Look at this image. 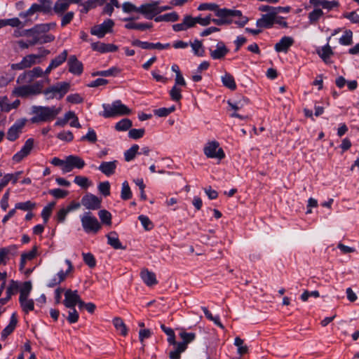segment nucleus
<instances>
[{"instance_id": "nucleus-1", "label": "nucleus", "mask_w": 359, "mask_h": 359, "mask_svg": "<svg viewBox=\"0 0 359 359\" xmlns=\"http://www.w3.org/2000/svg\"><path fill=\"white\" fill-rule=\"evenodd\" d=\"M215 15L217 18L212 19V22L217 26L229 25L234 22L238 26L243 27L248 22V18L243 16L241 11L238 10L220 8L218 6Z\"/></svg>"}, {"instance_id": "nucleus-2", "label": "nucleus", "mask_w": 359, "mask_h": 359, "mask_svg": "<svg viewBox=\"0 0 359 359\" xmlns=\"http://www.w3.org/2000/svg\"><path fill=\"white\" fill-rule=\"evenodd\" d=\"M61 110V107L55 106H32L31 111L32 116L30 121L32 123L50 122L57 117Z\"/></svg>"}, {"instance_id": "nucleus-3", "label": "nucleus", "mask_w": 359, "mask_h": 359, "mask_svg": "<svg viewBox=\"0 0 359 359\" xmlns=\"http://www.w3.org/2000/svg\"><path fill=\"white\" fill-rule=\"evenodd\" d=\"M102 107L104 110L100 112L99 114L105 118L128 115L131 113V109L119 100L114 101L111 104L104 103Z\"/></svg>"}, {"instance_id": "nucleus-4", "label": "nucleus", "mask_w": 359, "mask_h": 359, "mask_svg": "<svg viewBox=\"0 0 359 359\" xmlns=\"http://www.w3.org/2000/svg\"><path fill=\"white\" fill-rule=\"evenodd\" d=\"M83 231L86 233L96 234L102 228L98 219L90 212H86L80 216Z\"/></svg>"}, {"instance_id": "nucleus-5", "label": "nucleus", "mask_w": 359, "mask_h": 359, "mask_svg": "<svg viewBox=\"0 0 359 359\" xmlns=\"http://www.w3.org/2000/svg\"><path fill=\"white\" fill-rule=\"evenodd\" d=\"M69 88V83L61 82L46 88L43 93L48 100L53 98L60 100L68 92Z\"/></svg>"}, {"instance_id": "nucleus-6", "label": "nucleus", "mask_w": 359, "mask_h": 359, "mask_svg": "<svg viewBox=\"0 0 359 359\" xmlns=\"http://www.w3.org/2000/svg\"><path fill=\"white\" fill-rule=\"evenodd\" d=\"M41 62V55L37 54H29L25 56L20 62L14 63L11 65L13 70H22L29 68L34 65Z\"/></svg>"}, {"instance_id": "nucleus-7", "label": "nucleus", "mask_w": 359, "mask_h": 359, "mask_svg": "<svg viewBox=\"0 0 359 359\" xmlns=\"http://www.w3.org/2000/svg\"><path fill=\"white\" fill-rule=\"evenodd\" d=\"M203 152L208 158L221 160L225 157L223 149L219 147V144L217 141L208 142L203 148Z\"/></svg>"}, {"instance_id": "nucleus-8", "label": "nucleus", "mask_w": 359, "mask_h": 359, "mask_svg": "<svg viewBox=\"0 0 359 359\" xmlns=\"http://www.w3.org/2000/svg\"><path fill=\"white\" fill-rule=\"evenodd\" d=\"M159 1H150L148 3L142 4L140 6V13L147 19L151 20L158 15Z\"/></svg>"}, {"instance_id": "nucleus-9", "label": "nucleus", "mask_w": 359, "mask_h": 359, "mask_svg": "<svg viewBox=\"0 0 359 359\" xmlns=\"http://www.w3.org/2000/svg\"><path fill=\"white\" fill-rule=\"evenodd\" d=\"M39 13L41 12L36 7V3H34L27 11L20 12L19 18L22 20L25 26H28L38 19Z\"/></svg>"}, {"instance_id": "nucleus-10", "label": "nucleus", "mask_w": 359, "mask_h": 359, "mask_svg": "<svg viewBox=\"0 0 359 359\" xmlns=\"http://www.w3.org/2000/svg\"><path fill=\"white\" fill-rule=\"evenodd\" d=\"M114 25V21L111 19H107L102 24L93 27L90 30V34L97 36L98 38H102L107 33L112 32Z\"/></svg>"}, {"instance_id": "nucleus-11", "label": "nucleus", "mask_w": 359, "mask_h": 359, "mask_svg": "<svg viewBox=\"0 0 359 359\" xmlns=\"http://www.w3.org/2000/svg\"><path fill=\"white\" fill-rule=\"evenodd\" d=\"M85 161L78 156L70 155L66 158L65 166L62 167L63 172H71L74 168L81 169L85 165Z\"/></svg>"}, {"instance_id": "nucleus-12", "label": "nucleus", "mask_w": 359, "mask_h": 359, "mask_svg": "<svg viewBox=\"0 0 359 359\" xmlns=\"http://www.w3.org/2000/svg\"><path fill=\"white\" fill-rule=\"evenodd\" d=\"M25 123L26 119L25 118L17 120L14 124L8 130L7 139L11 142L16 140L19 137L20 134L22 133V128L25 127Z\"/></svg>"}, {"instance_id": "nucleus-13", "label": "nucleus", "mask_w": 359, "mask_h": 359, "mask_svg": "<svg viewBox=\"0 0 359 359\" xmlns=\"http://www.w3.org/2000/svg\"><path fill=\"white\" fill-rule=\"evenodd\" d=\"M81 205L88 210H97L100 208L101 199L92 194H88L82 197Z\"/></svg>"}, {"instance_id": "nucleus-14", "label": "nucleus", "mask_w": 359, "mask_h": 359, "mask_svg": "<svg viewBox=\"0 0 359 359\" xmlns=\"http://www.w3.org/2000/svg\"><path fill=\"white\" fill-rule=\"evenodd\" d=\"M43 75V69L40 67H34L32 70H29L19 75L17 79V83H23L26 79L30 82L36 78L41 77Z\"/></svg>"}, {"instance_id": "nucleus-15", "label": "nucleus", "mask_w": 359, "mask_h": 359, "mask_svg": "<svg viewBox=\"0 0 359 359\" xmlns=\"http://www.w3.org/2000/svg\"><path fill=\"white\" fill-rule=\"evenodd\" d=\"M66 264L68 265V269L64 272L62 270L59 271L52 279H50L47 283L48 287H53L59 285L61 282L65 280L67 275L72 271L73 266L69 259L65 260Z\"/></svg>"}, {"instance_id": "nucleus-16", "label": "nucleus", "mask_w": 359, "mask_h": 359, "mask_svg": "<svg viewBox=\"0 0 359 359\" xmlns=\"http://www.w3.org/2000/svg\"><path fill=\"white\" fill-rule=\"evenodd\" d=\"M67 65L69 67V72L74 75H81L83 71V65L81 62H80L76 55H70L68 61Z\"/></svg>"}, {"instance_id": "nucleus-17", "label": "nucleus", "mask_w": 359, "mask_h": 359, "mask_svg": "<svg viewBox=\"0 0 359 359\" xmlns=\"http://www.w3.org/2000/svg\"><path fill=\"white\" fill-rule=\"evenodd\" d=\"M79 297L80 296L77 290H67L65 293L63 304L67 308H75V306L79 301Z\"/></svg>"}, {"instance_id": "nucleus-18", "label": "nucleus", "mask_w": 359, "mask_h": 359, "mask_svg": "<svg viewBox=\"0 0 359 359\" xmlns=\"http://www.w3.org/2000/svg\"><path fill=\"white\" fill-rule=\"evenodd\" d=\"M55 22L38 24L34 26L32 28L27 29V32H29L30 35L36 34L40 36L41 34H46L50 29H55Z\"/></svg>"}, {"instance_id": "nucleus-19", "label": "nucleus", "mask_w": 359, "mask_h": 359, "mask_svg": "<svg viewBox=\"0 0 359 359\" xmlns=\"http://www.w3.org/2000/svg\"><path fill=\"white\" fill-rule=\"evenodd\" d=\"M133 46H139L143 49H165L170 47V43L162 44L161 43H149L147 41H142L138 39L134 40L132 42Z\"/></svg>"}, {"instance_id": "nucleus-20", "label": "nucleus", "mask_w": 359, "mask_h": 359, "mask_svg": "<svg viewBox=\"0 0 359 359\" xmlns=\"http://www.w3.org/2000/svg\"><path fill=\"white\" fill-rule=\"evenodd\" d=\"M294 42L293 38L285 36L275 44L274 49L278 53H287L290 47L293 45Z\"/></svg>"}, {"instance_id": "nucleus-21", "label": "nucleus", "mask_w": 359, "mask_h": 359, "mask_svg": "<svg viewBox=\"0 0 359 359\" xmlns=\"http://www.w3.org/2000/svg\"><path fill=\"white\" fill-rule=\"evenodd\" d=\"M229 53L225 44L220 41L217 43L215 50L210 49V55L213 60H221Z\"/></svg>"}, {"instance_id": "nucleus-22", "label": "nucleus", "mask_w": 359, "mask_h": 359, "mask_svg": "<svg viewBox=\"0 0 359 359\" xmlns=\"http://www.w3.org/2000/svg\"><path fill=\"white\" fill-rule=\"evenodd\" d=\"M118 161H103L98 167V170L106 176H111L115 173L117 167Z\"/></svg>"}, {"instance_id": "nucleus-23", "label": "nucleus", "mask_w": 359, "mask_h": 359, "mask_svg": "<svg viewBox=\"0 0 359 359\" xmlns=\"http://www.w3.org/2000/svg\"><path fill=\"white\" fill-rule=\"evenodd\" d=\"M140 277L147 286H152L157 284L156 275L154 272L147 269H143L140 272Z\"/></svg>"}, {"instance_id": "nucleus-24", "label": "nucleus", "mask_w": 359, "mask_h": 359, "mask_svg": "<svg viewBox=\"0 0 359 359\" xmlns=\"http://www.w3.org/2000/svg\"><path fill=\"white\" fill-rule=\"evenodd\" d=\"M135 18H127L123 19L124 21L128 22L125 25V27L128 29H138V30H144L146 29H149L152 27V24L151 23H135L133 22V20H135Z\"/></svg>"}, {"instance_id": "nucleus-25", "label": "nucleus", "mask_w": 359, "mask_h": 359, "mask_svg": "<svg viewBox=\"0 0 359 359\" xmlns=\"http://www.w3.org/2000/svg\"><path fill=\"white\" fill-rule=\"evenodd\" d=\"M275 18L273 15H262V18L258 19L256 25L260 28H271L275 23Z\"/></svg>"}, {"instance_id": "nucleus-26", "label": "nucleus", "mask_w": 359, "mask_h": 359, "mask_svg": "<svg viewBox=\"0 0 359 359\" xmlns=\"http://www.w3.org/2000/svg\"><path fill=\"white\" fill-rule=\"evenodd\" d=\"M6 26L22 28L25 27V25H24V22L22 21V20H20V18H13L10 19L0 20V28L4 27Z\"/></svg>"}, {"instance_id": "nucleus-27", "label": "nucleus", "mask_w": 359, "mask_h": 359, "mask_svg": "<svg viewBox=\"0 0 359 359\" xmlns=\"http://www.w3.org/2000/svg\"><path fill=\"white\" fill-rule=\"evenodd\" d=\"M317 53L325 63L329 64L331 62L330 57L333 55L334 53L328 43L318 50Z\"/></svg>"}, {"instance_id": "nucleus-28", "label": "nucleus", "mask_w": 359, "mask_h": 359, "mask_svg": "<svg viewBox=\"0 0 359 359\" xmlns=\"http://www.w3.org/2000/svg\"><path fill=\"white\" fill-rule=\"evenodd\" d=\"M18 288V283L12 280L9 286L6 289V297L0 299V304L2 305L6 304L11 299L12 295L16 293Z\"/></svg>"}, {"instance_id": "nucleus-29", "label": "nucleus", "mask_w": 359, "mask_h": 359, "mask_svg": "<svg viewBox=\"0 0 359 359\" xmlns=\"http://www.w3.org/2000/svg\"><path fill=\"white\" fill-rule=\"evenodd\" d=\"M69 6L68 0H57L53 9L57 15H62L69 9Z\"/></svg>"}, {"instance_id": "nucleus-30", "label": "nucleus", "mask_w": 359, "mask_h": 359, "mask_svg": "<svg viewBox=\"0 0 359 359\" xmlns=\"http://www.w3.org/2000/svg\"><path fill=\"white\" fill-rule=\"evenodd\" d=\"M18 320L15 313H13L9 324L1 332V339H5L9 334H11L15 328Z\"/></svg>"}, {"instance_id": "nucleus-31", "label": "nucleus", "mask_w": 359, "mask_h": 359, "mask_svg": "<svg viewBox=\"0 0 359 359\" xmlns=\"http://www.w3.org/2000/svg\"><path fill=\"white\" fill-rule=\"evenodd\" d=\"M107 243L114 249H125L120 242L118 235L115 231H111L107 235Z\"/></svg>"}, {"instance_id": "nucleus-32", "label": "nucleus", "mask_w": 359, "mask_h": 359, "mask_svg": "<svg viewBox=\"0 0 359 359\" xmlns=\"http://www.w3.org/2000/svg\"><path fill=\"white\" fill-rule=\"evenodd\" d=\"M180 16L176 12H172L169 13H165L164 15L156 16L154 18V21L156 22H176L179 20Z\"/></svg>"}, {"instance_id": "nucleus-33", "label": "nucleus", "mask_w": 359, "mask_h": 359, "mask_svg": "<svg viewBox=\"0 0 359 359\" xmlns=\"http://www.w3.org/2000/svg\"><path fill=\"white\" fill-rule=\"evenodd\" d=\"M39 4H36V7L41 13L47 14L53 10L52 0H37Z\"/></svg>"}, {"instance_id": "nucleus-34", "label": "nucleus", "mask_w": 359, "mask_h": 359, "mask_svg": "<svg viewBox=\"0 0 359 359\" xmlns=\"http://www.w3.org/2000/svg\"><path fill=\"white\" fill-rule=\"evenodd\" d=\"M19 302L22 311L28 313L32 311L34 309V302L32 299L26 298H19Z\"/></svg>"}, {"instance_id": "nucleus-35", "label": "nucleus", "mask_w": 359, "mask_h": 359, "mask_svg": "<svg viewBox=\"0 0 359 359\" xmlns=\"http://www.w3.org/2000/svg\"><path fill=\"white\" fill-rule=\"evenodd\" d=\"M223 85L230 90H235L236 84L233 76L229 73H225L221 78Z\"/></svg>"}, {"instance_id": "nucleus-36", "label": "nucleus", "mask_w": 359, "mask_h": 359, "mask_svg": "<svg viewBox=\"0 0 359 359\" xmlns=\"http://www.w3.org/2000/svg\"><path fill=\"white\" fill-rule=\"evenodd\" d=\"M113 325H114L116 330L118 331L121 335L126 336L128 334V328L121 318H114L113 319Z\"/></svg>"}, {"instance_id": "nucleus-37", "label": "nucleus", "mask_w": 359, "mask_h": 359, "mask_svg": "<svg viewBox=\"0 0 359 359\" xmlns=\"http://www.w3.org/2000/svg\"><path fill=\"white\" fill-rule=\"evenodd\" d=\"M13 95L17 97H26L29 95L30 91L28 85L20 86L15 87L12 92Z\"/></svg>"}, {"instance_id": "nucleus-38", "label": "nucleus", "mask_w": 359, "mask_h": 359, "mask_svg": "<svg viewBox=\"0 0 359 359\" xmlns=\"http://www.w3.org/2000/svg\"><path fill=\"white\" fill-rule=\"evenodd\" d=\"M179 336L182 339V341L177 342V344H184L185 349L187 348V344L196 339V334L194 332H187L185 331H182L180 332Z\"/></svg>"}, {"instance_id": "nucleus-39", "label": "nucleus", "mask_w": 359, "mask_h": 359, "mask_svg": "<svg viewBox=\"0 0 359 359\" xmlns=\"http://www.w3.org/2000/svg\"><path fill=\"white\" fill-rule=\"evenodd\" d=\"M172 345L175 346V348L170 352V359H180L181 353L186 350L185 346L184 344H177V342Z\"/></svg>"}, {"instance_id": "nucleus-40", "label": "nucleus", "mask_w": 359, "mask_h": 359, "mask_svg": "<svg viewBox=\"0 0 359 359\" xmlns=\"http://www.w3.org/2000/svg\"><path fill=\"white\" fill-rule=\"evenodd\" d=\"M133 126L132 121L128 118H123L116 123L115 129L117 131H126Z\"/></svg>"}, {"instance_id": "nucleus-41", "label": "nucleus", "mask_w": 359, "mask_h": 359, "mask_svg": "<svg viewBox=\"0 0 359 359\" xmlns=\"http://www.w3.org/2000/svg\"><path fill=\"white\" fill-rule=\"evenodd\" d=\"M68 52L67 50H64L60 54L56 56L54 59L50 61L52 65L55 68L60 66L67 58Z\"/></svg>"}, {"instance_id": "nucleus-42", "label": "nucleus", "mask_w": 359, "mask_h": 359, "mask_svg": "<svg viewBox=\"0 0 359 359\" xmlns=\"http://www.w3.org/2000/svg\"><path fill=\"white\" fill-rule=\"evenodd\" d=\"M16 210H21L24 211H30L36 208V203L30 201L25 202L17 203L15 205Z\"/></svg>"}, {"instance_id": "nucleus-43", "label": "nucleus", "mask_w": 359, "mask_h": 359, "mask_svg": "<svg viewBox=\"0 0 359 359\" xmlns=\"http://www.w3.org/2000/svg\"><path fill=\"white\" fill-rule=\"evenodd\" d=\"M32 285L30 281L25 282L20 290V297L19 298H26L29 297V295L32 291Z\"/></svg>"}, {"instance_id": "nucleus-44", "label": "nucleus", "mask_w": 359, "mask_h": 359, "mask_svg": "<svg viewBox=\"0 0 359 359\" xmlns=\"http://www.w3.org/2000/svg\"><path fill=\"white\" fill-rule=\"evenodd\" d=\"M74 182L83 189H86L92 184L88 177L81 175L76 176Z\"/></svg>"}, {"instance_id": "nucleus-45", "label": "nucleus", "mask_w": 359, "mask_h": 359, "mask_svg": "<svg viewBox=\"0 0 359 359\" xmlns=\"http://www.w3.org/2000/svg\"><path fill=\"white\" fill-rule=\"evenodd\" d=\"M352 38L353 32L350 29H347L339 39V43L344 46L351 45L353 43Z\"/></svg>"}, {"instance_id": "nucleus-46", "label": "nucleus", "mask_w": 359, "mask_h": 359, "mask_svg": "<svg viewBox=\"0 0 359 359\" xmlns=\"http://www.w3.org/2000/svg\"><path fill=\"white\" fill-rule=\"evenodd\" d=\"M139 146L137 144H133L129 149L125 151V160L128 162L132 161L137 154Z\"/></svg>"}, {"instance_id": "nucleus-47", "label": "nucleus", "mask_w": 359, "mask_h": 359, "mask_svg": "<svg viewBox=\"0 0 359 359\" xmlns=\"http://www.w3.org/2000/svg\"><path fill=\"white\" fill-rule=\"evenodd\" d=\"M191 46L194 53L199 57H201L204 54V50L201 41L196 39L193 43H191Z\"/></svg>"}, {"instance_id": "nucleus-48", "label": "nucleus", "mask_w": 359, "mask_h": 359, "mask_svg": "<svg viewBox=\"0 0 359 359\" xmlns=\"http://www.w3.org/2000/svg\"><path fill=\"white\" fill-rule=\"evenodd\" d=\"M61 18V27H64L69 24L74 17V13L73 11H68L66 13L58 15Z\"/></svg>"}, {"instance_id": "nucleus-49", "label": "nucleus", "mask_w": 359, "mask_h": 359, "mask_svg": "<svg viewBox=\"0 0 359 359\" xmlns=\"http://www.w3.org/2000/svg\"><path fill=\"white\" fill-rule=\"evenodd\" d=\"M175 110V107L172 106L168 108L163 107L154 110V115L158 117H165Z\"/></svg>"}, {"instance_id": "nucleus-50", "label": "nucleus", "mask_w": 359, "mask_h": 359, "mask_svg": "<svg viewBox=\"0 0 359 359\" xmlns=\"http://www.w3.org/2000/svg\"><path fill=\"white\" fill-rule=\"evenodd\" d=\"M161 330L168 335V341L170 344H176L175 335L173 330L170 327H167L165 325H161Z\"/></svg>"}, {"instance_id": "nucleus-51", "label": "nucleus", "mask_w": 359, "mask_h": 359, "mask_svg": "<svg viewBox=\"0 0 359 359\" xmlns=\"http://www.w3.org/2000/svg\"><path fill=\"white\" fill-rule=\"evenodd\" d=\"M170 98L175 102H180L182 99V89L177 86H174L169 92Z\"/></svg>"}, {"instance_id": "nucleus-52", "label": "nucleus", "mask_w": 359, "mask_h": 359, "mask_svg": "<svg viewBox=\"0 0 359 359\" xmlns=\"http://www.w3.org/2000/svg\"><path fill=\"white\" fill-rule=\"evenodd\" d=\"M121 197L123 200H128L132 197V192L127 181L122 184Z\"/></svg>"}, {"instance_id": "nucleus-53", "label": "nucleus", "mask_w": 359, "mask_h": 359, "mask_svg": "<svg viewBox=\"0 0 359 359\" xmlns=\"http://www.w3.org/2000/svg\"><path fill=\"white\" fill-rule=\"evenodd\" d=\"M234 345L238 348V353L243 355L248 353V348L247 346L243 345V340L240 337H236L234 340Z\"/></svg>"}, {"instance_id": "nucleus-54", "label": "nucleus", "mask_w": 359, "mask_h": 359, "mask_svg": "<svg viewBox=\"0 0 359 359\" xmlns=\"http://www.w3.org/2000/svg\"><path fill=\"white\" fill-rule=\"evenodd\" d=\"M98 216L102 223L106 224L107 225H111V215L109 211L106 210H101L98 212Z\"/></svg>"}, {"instance_id": "nucleus-55", "label": "nucleus", "mask_w": 359, "mask_h": 359, "mask_svg": "<svg viewBox=\"0 0 359 359\" xmlns=\"http://www.w3.org/2000/svg\"><path fill=\"white\" fill-rule=\"evenodd\" d=\"M323 15V12L320 8L314 9L313 11L310 12L309 14V19L311 24H313L316 22Z\"/></svg>"}, {"instance_id": "nucleus-56", "label": "nucleus", "mask_w": 359, "mask_h": 359, "mask_svg": "<svg viewBox=\"0 0 359 359\" xmlns=\"http://www.w3.org/2000/svg\"><path fill=\"white\" fill-rule=\"evenodd\" d=\"M48 194L53 196L56 199L64 198L68 194L69 191L61 189H53L48 191Z\"/></svg>"}, {"instance_id": "nucleus-57", "label": "nucleus", "mask_w": 359, "mask_h": 359, "mask_svg": "<svg viewBox=\"0 0 359 359\" xmlns=\"http://www.w3.org/2000/svg\"><path fill=\"white\" fill-rule=\"evenodd\" d=\"M138 219L146 231H149L153 229L154 224L147 216L141 215L138 217Z\"/></svg>"}, {"instance_id": "nucleus-58", "label": "nucleus", "mask_w": 359, "mask_h": 359, "mask_svg": "<svg viewBox=\"0 0 359 359\" xmlns=\"http://www.w3.org/2000/svg\"><path fill=\"white\" fill-rule=\"evenodd\" d=\"M30 94L32 95H38L41 93L43 89V83L41 81H37L32 85H28Z\"/></svg>"}, {"instance_id": "nucleus-59", "label": "nucleus", "mask_w": 359, "mask_h": 359, "mask_svg": "<svg viewBox=\"0 0 359 359\" xmlns=\"http://www.w3.org/2000/svg\"><path fill=\"white\" fill-rule=\"evenodd\" d=\"M145 133L144 128L131 129L128 132V137L133 140H137L143 137Z\"/></svg>"}, {"instance_id": "nucleus-60", "label": "nucleus", "mask_w": 359, "mask_h": 359, "mask_svg": "<svg viewBox=\"0 0 359 359\" xmlns=\"http://www.w3.org/2000/svg\"><path fill=\"white\" fill-rule=\"evenodd\" d=\"M122 10L124 13H133V12H137L140 13V6L137 7L133 4L130 2H124L122 4Z\"/></svg>"}, {"instance_id": "nucleus-61", "label": "nucleus", "mask_w": 359, "mask_h": 359, "mask_svg": "<svg viewBox=\"0 0 359 359\" xmlns=\"http://www.w3.org/2000/svg\"><path fill=\"white\" fill-rule=\"evenodd\" d=\"M57 137L65 142H72L74 139L73 133L69 130H63L57 135Z\"/></svg>"}, {"instance_id": "nucleus-62", "label": "nucleus", "mask_w": 359, "mask_h": 359, "mask_svg": "<svg viewBox=\"0 0 359 359\" xmlns=\"http://www.w3.org/2000/svg\"><path fill=\"white\" fill-rule=\"evenodd\" d=\"M339 6V3L338 1L333 0V1H327V0H323L321 2L320 6L324 8L327 9L328 11H330L333 9L334 8H337Z\"/></svg>"}, {"instance_id": "nucleus-63", "label": "nucleus", "mask_w": 359, "mask_h": 359, "mask_svg": "<svg viewBox=\"0 0 359 359\" xmlns=\"http://www.w3.org/2000/svg\"><path fill=\"white\" fill-rule=\"evenodd\" d=\"M84 262L90 268L96 265V261L94 256L91 253H83Z\"/></svg>"}, {"instance_id": "nucleus-64", "label": "nucleus", "mask_w": 359, "mask_h": 359, "mask_svg": "<svg viewBox=\"0 0 359 359\" xmlns=\"http://www.w3.org/2000/svg\"><path fill=\"white\" fill-rule=\"evenodd\" d=\"M99 191L104 196L110 194V184L109 182H100L98 185Z\"/></svg>"}]
</instances>
